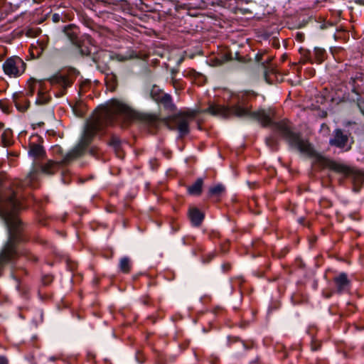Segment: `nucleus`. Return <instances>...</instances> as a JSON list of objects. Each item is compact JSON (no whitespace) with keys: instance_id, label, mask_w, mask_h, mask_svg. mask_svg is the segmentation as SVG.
I'll list each match as a JSON object with an SVG mask.
<instances>
[{"instance_id":"nucleus-22","label":"nucleus","mask_w":364,"mask_h":364,"mask_svg":"<svg viewBox=\"0 0 364 364\" xmlns=\"http://www.w3.org/2000/svg\"><path fill=\"white\" fill-rule=\"evenodd\" d=\"M27 92L26 95L33 96L35 91L38 92L45 86V82L43 80H38L33 78H31L27 82Z\"/></svg>"},{"instance_id":"nucleus-53","label":"nucleus","mask_w":364,"mask_h":364,"mask_svg":"<svg viewBox=\"0 0 364 364\" xmlns=\"http://www.w3.org/2000/svg\"><path fill=\"white\" fill-rule=\"evenodd\" d=\"M263 56V53H257L255 56L256 61L258 63L261 62L262 60Z\"/></svg>"},{"instance_id":"nucleus-54","label":"nucleus","mask_w":364,"mask_h":364,"mask_svg":"<svg viewBox=\"0 0 364 364\" xmlns=\"http://www.w3.org/2000/svg\"><path fill=\"white\" fill-rule=\"evenodd\" d=\"M52 18L54 22H58L60 21V15L58 14H54L52 16Z\"/></svg>"},{"instance_id":"nucleus-44","label":"nucleus","mask_w":364,"mask_h":364,"mask_svg":"<svg viewBox=\"0 0 364 364\" xmlns=\"http://www.w3.org/2000/svg\"><path fill=\"white\" fill-rule=\"evenodd\" d=\"M221 268L224 273H228L232 269V264L229 262H225L222 264Z\"/></svg>"},{"instance_id":"nucleus-47","label":"nucleus","mask_w":364,"mask_h":364,"mask_svg":"<svg viewBox=\"0 0 364 364\" xmlns=\"http://www.w3.org/2000/svg\"><path fill=\"white\" fill-rule=\"evenodd\" d=\"M146 356L141 353L139 350H138V363H144L146 360Z\"/></svg>"},{"instance_id":"nucleus-17","label":"nucleus","mask_w":364,"mask_h":364,"mask_svg":"<svg viewBox=\"0 0 364 364\" xmlns=\"http://www.w3.org/2000/svg\"><path fill=\"white\" fill-rule=\"evenodd\" d=\"M272 60V58L269 56L264 62H262L265 80L270 84L274 81L272 76L276 77L277 73V69L270 63Z\"/></svg>"},{"instance_id":"nucleus-38","label":"nucleus","mask_w":364,"mask_h":364,"mask_svg":"<svg viewBox=\"0 0 364 364\" xmlns=\"http://www.w3.org/2000/svg\"><path fill=\"white\" fill-rule=\"evenodd\" d=\"M208 237L210 241H215L220 239V233L216 230H210L208 233Z\"/></svg>"},{"instance_id":"nucleus-1","label":"nucleus","mask_w":364,"mask_h":364,"mask_svg":"<svg viewBox=\"0 0 364 364\" xmlns=\"http://www.w3.org/2000/svg\"><path fill=\"white\" fill-rule=\"evenodd\" d=\"M228 109L230 112H228V116H226V118L248 116L258 122L264 128L272 127L273 131L278 133L291 149L305 154L309 156L314 157L316 164L322 168H328L336 173H344L346 175L352 173V171L346 164L317 153L309 140L302 137L301 132L294 131L293 124L289 119H283L278 122L274 121L275 117L274 109H259L252 112V105L249 104L247 97L245 95H242L237 103L228 106Z\"/></svg>"},{"instance_id":"nucleus-40","label":"nucleus","mask_w":364,"mask_h":364,"mask_svg":"<svg viewBox=\"0 0 364 364\" xmlns=\"http://www.w3.org/2000/svg\"><path fill=\"white\" fill-rule=\"evenodd\" d=\"M38 33H39L38 29H33V28L28 29L26 32V36L30 37V38L36 37L38 35Z\"/></svg>"},{"instance_id":"nucleus-45","label":"nucleus","mask_w":364,"mask_h":364,"mask_svg":"<svg viewBox=\"0 0 364 364\" xmlns=\"http://www.w3.org/2000/svg\"><path fill=\"white\" fill-rule=\"evenodd\" d=\"M304 34L301 32H297L295 35V39L296 41L301 43L304 41Z\"/></svg>"},{"instance_id":"nucleus-31","label":"nucleus","mask_w":364,"mask_h":364,"mask_svg":"<svg viewBox=\"0 0 364 364\" xmlns=\"http://www.w3.org/2000/svg\"><path fill=\"white\" fill-rule=\"evenodd\" d=\"M240 343L242 344L245 349H249L250 347L238 336H228L227 338V346L228 347H232L233 344Z\"/></svg>"},{"instance_id":"nucleus-6","label":"nucleus","mask_w":364,"mask_h":364,"mask_svg":"<svg viewBox=\"0 0 364 364\" xmlns=\"http://www.w3.org/2000/svg\"><path fill=\"white\" fill-rule=\"evenodd\" d=\"M353 144L354 139L351 134L341 128H336L333 131L328 141L330 146L337 148L342 151H350Z\"/></svg>"},{"instance_id":"nucleus-21","label":"nucleus","mask_w":364,"mask_h":364,"mask_svg":"<svg viewBox=\"0 0 364 364\" xmlns=\"http://www.w3.org/2000/svg\"><path fill=\"white\" fill-rule=\"evenodd\" d=\"M65 34L71 43L77 46H80L78 40V29L73 25H68L64 28Z\"/></svg>"},{"instance_id":"nucleus-61","label":"nucleus","mask_w":364,"mask_h":364,"mask_svg":"<svg viewBox=\"0 0 364 364\" xmlns=\"http://www.w3.org/2000/svg\"><path fill=\"white\" fill-rule=\"evenodd\" d=\"M327 116V112H323L322 113V117H326Z\"/></svg>"},{"instance_id":"nucleus-39","label":"nucleus","mask_w":364,"mask_h":364,"mask_svg":"<svg viewBox=\"0 0 364 364\" xmlns=\"http://www.w3.org/2000/svg\"><path fill=\"white\" fill-rule=\"evenodd\" d=\"M215 4L214 2L207 3L205 1H201L198 5L193 6L195 9H206L209 5L214 6Z\"/></svg>"},{"instance_id":"nucleus-57","label":"nucleus","mask_w":364,"mask_h":364,"mask_svg":"<svg viewBox=\"0 0 364 364\" xmlns=\"http://www.w3.org/2000/svg\"><path fill=\"white\" fill-rule=\"evenodd\" d=\"M147 319L151 320V323H155V321H155V318H154L153 316H149L147 317Z\"/></svg>"},{"instance_id":"nucleus-42","label":"nucleus","mask_w":364,"mask_h":364,"mask_svg":"<svg viewBox=\"0 0 364 364\" xmlns=\"http://www.w3.org/2000/svg\"><path fill=\"white\" fill-rule=\"evenodd\" d=\"M135 57V53L134 51L132 52L131 54L129 55H118L117 59L120 61H124L129 59H132Z\"/></svg>"},{"instance_id":"nucleus-64","label":"nucleus","mask_w":364,"mask_h":364,"mask_svg":"<svg viewBox=\"0 0 364 364\" xmlns=\"http://www.w3.org/2000/svg\"><path fill=\"white\" fill-rule=\"evenodd\" d=\"M247 12H248V10H247V9H244V10L242 11V13H243V14H246V13H247Z\"/></svg>"},{"instance_id":"nucleus-29","label":"nucleus","mask_w":364,"mask_h":364,"mask_svg":"<svg viewBox=\"0 0 364 364\" xmlns=\"http://www.w3.org/2000/svg\"><path fill=\"white\" fill-rule=\"evenodd\" d=\"M352 171L351 173L346 175L344 173H342L345 177H352L355 181L357 182H362L364 179V172L355 169L348 165H346Z\"/></svg>"},{"instance_id":"nucleus-15","label":"nucleus","mask_w":364,"mask_h":364,"mask_svg":"<svg viewBox=\"0 0 364 364\" xmlns=\"http://www.w3.org/2000/svg\"><path fill=\"white\" fill-rule=\"evenodd\" d=\"M183 76L188 78L192 83H194L198 86L204 85L206 82V77L204 75L197 72L193 68H187L183 73Z\"/></svg>"},{"instance_id":"nucleus-18","label":"nucleus","mask_w":364,"mask_h":364,"mask_svg":"<svg viewBox=\"0 0 364 364\" xmlns=\"http://www.w3.org/2000/svg\"><path fill=\"white\" fill-rule=\"evenodd\" d=\"M13 100L16 109L21 112H24L29 107L30 102L23 93L14 94Z\"/></svg>"},{"instance_id":"nucleus-20","label":"nucleus","mask_w":364,"mask_h":364,"mask_svg":"<svg viewBox=\"0 0 364 364\" xmlns=\"http://www.w3.org/2000/svg\"><path fill=\"white\" fill-rule=\"evenodd\" d=\"M204 180L203 178H198L191 186H187V193L190 196H199L203 193Z\"/></svg>"},{"instance_id":"nucleus-37","label":"nucleus","mask_w":364,"mask_h":364,"mask_svg":"<svg viewBox=\"0 0 364 364\" xmlns=\"http://www.w3.org/2000/svg\"><path fill=\"white\" fill-rule=\"evenodd\" d=\"M266 144L272 150L278 149V141L274 136H269L265 140Z\"/></svg>"},{"instance_id":"nucleus-12","label":"nucleus","mask_w":364,"mask_h":364,"mask_svg":"<svg viewBox=\"0 0 364 364\" xmlns=\"http://www.w3.org/2000/svg\"><path fill=\"white\" fill-rule=\"evenodd\" d=\"M151 98L158 103L163 105L164 108L173 111L176 106L172 102L171 96L168 94L164 93L161 89L156 85H154L151 90Z\"/></svg>"},{"instance_id":"nucleus-28","label":"nucleus","mask_w":364,"mask_h":364,"mask_svg":"<svg viewBox=\"0 0 364 364\" xmlns=\"http://www.w3.org/2000/svg\"><path fill=\"white\" fill-rule=\"evenodd\" d=\"M50 100V95L47 93V90L43 86L38 92V96L36 100L37 105H45L47 104Z\"/></svg>"},{"instance_id":"nucleus-56","label":"nucleus","mask_w":364,"mask_h":364,"mask_svg":"<svg viewBox=\"0 0 364 364\" xmlns=\"http://www.w3.org/2000/svg\"><path fill=\"white\" fill-rule=\"evenodd\" d=\"M228 246V244H223V245H221V251L223 252H227Z\"/></svg>"},{"instance_id":"nucleus-50","label":"nucleus","mask_w":364,"mask_h":364,"mask_svg":"<svg viewBox=\"0 0 364 364\" xmlns=\"http://www.w3.org/2000/svg\"><path fill=\"white\" fill-rule=\"evenodd\" d=\"M34 175H35V174H34V173H33V172H31V173H29V175L28 176V178H26V182H25V183H26V184H27V185H28V184L31 182V181H32V180H33V178H34Z\"/></svg>"},{"instance_id":"nucleus-30","label":"nucleus","mask_w":364,"mask_h":364,"mask_svg":"<svg viewBox=\"0 0 364 364\" xmlns=\"http://www.w3.org/2000/svg\"><path fill=\"white\" fill-rule=\"evenodd\" d=\"M233 60V56L232 53L230 50H226L224 53L218 55L215 58V61L219 64L222 65L228 61Z\"/></svg>"},{"instance_id":"nucleus-5","label":"nucleus","mask_w":364,"mask_h":364,"mask_svg":"<svg viewBox=\"0 0 364 364\" xmlns=\"http://www.w3.org/2000/svg\"><path fill=\"white\" fill-rule=\"evenodd\" d=\"M228 112H230L229 109H228V105H218L215 103H210L208 107L204 109H188L186 111H181L177 116L181 118H195L198 114H209L212 116L215 117H221L223 118H226V116H228Z\"/></svg>"},{"instance_id":"nucleus-2","label":"nucleus","mask_w":364,"mask_h":364,"mask_svg":"<svg viewBox=\"0 0 364 364\" xmlns=\"http://www.w3.org/2000/svg\"><path fill=\"white\" fill-rule=\"evenodd\" d=\"M136 117L134 109L120 100L112 99L105 105L99 106L87 122L79 143L66 154L61 163L66 165L83 156L97 132L117 122L122 127H127L134 122Z\"/></svg>"},{"instance_id":"nucleus-26","label":"nucleus","mask_w":364,"mask_h":364,"mask_svg":"<svg viewBox=\"0 0 364 364\" xmlns=\"http://www.w3.org/2000/svg\"><path fill=\"white\" fill-rule=\"evenodd\" d=\"M328 57V54L324 48L316 47L314 50V63L321 64L324 62Z\"/></svg>"},{"instance_id":"nucleus-63","label":"nucleus","mask_w":364,"mask_h":364,"mask_svg":"<svg viewBox=\"0 0 364 364\" xmlns=\"http://www.w3.org/2000/svg\"><path fill=\"white\" fill-rule=\"evenodd\" d=\"M299 220L300 223H302L304 220V218H299Z\"/></svg>"},{"instance_id":"nucleus-24","label":"nucleus","mask_w":364,"mask_h":364,"mask_svg":"<svg viewBox=\"0 0 364 364\" xmlns=\"http://www.w3.org/2000/svg\"><path fill=\"white\" fill-rule=\"evenodd\" d=\"M61 165H64L61 161H49L42 166V171L46 174H54Z\"/></svg>"},{"instance_id":"nucleus-43","label":"nucleus","mask_w":364,"mask_h":364,"mask_svg":"<svg viewBox=\"0 0 364 364\" xmlns=\"http://www.w3.org/2000/svg\"><path fill=\"white\" fill-rule=\"evenodd\" d=\"M205 248L204 247V245H201V244H196V246H195V248L193 250V253L195 255H197L198 253H202L205 251Z\"/></svg>"},{"instance_id":"nucleus-25","label":"nucleus","mask_w":364,"mask_h":364,"mask_svg":"<svg viewBox=\"0 0 364 364\" xmlns=\"http://www.w3.org/2000/svg\"><path fill=\"white\" fill-rule=\"evenodd\" d=\"M299 53L300 54V59L299 63L300 64H306L307 63L314 64V61L311 55V50L305 48H300L299 50Z\"/></svg>"},{"instance_id":"nucleus-7","label":"nucleus","mask_w":364,"mask_h":364,"mask_svg":"<svg viewBox=\"0 0 364 364\" xmlns=\"http://www.w3.org/2000/svg\"><path fill=\"white\" fill-rule=\"evenodd\" d=\"M75 74L72 71L66 73H59L48 79L50 85L53 88L59 89V92L55 94L57 97H61L65 94L68 87H70L74 80Z\"/></svg>"},{"instance_id":"nucleus-3","label":"nucleus","mask_w":364,"mask_h":364,"mask_svg":"<svg viewBox=\"0 0 364 364\" xmlns=\"http://www.w3.org/2000/svg\"><path fill=\"white\" fill-rule=\"evenodd\" d=\"M21 208V204L17 198V193H14L6 202L2 208L5 222L9 229V237L8 242L0 253V275L4 265L17 256L16 245L24 241L22 236V224L16 213Z\"/></svg>"},{"instance_id":"nucleus-55","label":"nucleus","mask_w":364,"mask_h":364,"mask_svg":"<svg viewBox=\"0 0 364 364\" xmlns=\"http://www.w3.org/2000/svg\"><path fill=\"white\" fill-rule=\"evenodd\" d=\"M248 326H249V322H247V321H242V322H240L239 324V326L242 328H245L247 327Z\"/></svg>"},{"instance_id":"nucleus-35","label":"nucleus","mask_w":364,"mask_h":364,"mask_svg":"<svg viewBox=\"0 0 364 364\" xmlns=\"http://www.w3.org/2000/svg\"><path fill=\"white\" fill-rule=\"evenodd\" d=\"M141 302L143 305L148 306L152 312L155 311V308L152 299L149 296H142Z\"/></svg>"},{"instance_id":"nucleus-59","label":"nucleus","mask_w":364,"mask_h":364,"mask_svg":"<svg viewBox=\"0 0 364 364\" xmlns=\"http://www.w3.org/2000/svg\"><path fill=\"white\" fill-rule=\"evenodd\" d=\"M326 298H330L332 296V293L324 294Z\"/></svg>"},{"instance_id":"nucleus-48","label":"nucleus","mask_w":364,"mask_h":364,"mask_svg":"<svg viewBox=\"0 0 364 364\" xmlns=\"http://www.w3.org/2000/svg\"><path fill=\"white\" fill-rule=\"evenodd\" d=\"M38 43V46H39V48H37V47H35V48L37 50V54L39 55L40 53H42L43 50L45 49L46 44L44 43H43V42H39Z\"/></svg>"},{"instance_id":"nucleus-14","label":"nucleus","mask_w":364,"mask_h":364,"mask_svg":"<svg viewBox=\"0 0 364 364\" xmlns=\"http://www.w3.org/2000/svg\"><path fill=\"white\" fill-rule=\"evenodd\" d=\"M42 138L38 134L31 135L28 140L29 154L38 157L43 155L44 151L41 145Z\"/></svg>"},{"instance_id":"nucleus-62","label":"nucleus","mask_w":364,"mask_h":364,"mask_svg":"<svg viewBox=\"0 0 364 364\" xmlns=\"http://www.w3.org/2000/svg\"><path fill=\"white\" fill-rule=\"evenodd\" d=\"M326 127L328 129H329L326 124L323 123L322 124V127Z\"/></svg>"},{"instance_id":"nucleus-13","label":"nucleus","mask_w":364,"mask_h":364,"mask_svg":"<svg viewBox=\"0 0 364 364\" xmlns=\"http://www.w3.org/2000/svg\"><path fill=\"white\" fill-rule=\"evenodd\" d=\"M350 92L355 95H364V73L355 71L348 80Z\"/></svg>"},{"instance_id":"nucleus-23","label":"nucleus","mask_w":364,"mask_h":364,"mask_svg":"<svg viewBox=\"0 0 364 364\" xmlns=\"http://www.w3.org/2000/svg\"><path fill=\"white\" fill-rule=\"evenodd\" d=\"M4 124L0 122V132L1 142L5 146H9L12 144L13 141V134L11 129H4Z\"/></svg>"},{"instance_id":"nucleus-32","label":"nucleus","mask_w":364,"mask_h":364,"mask_svg":"<svg viewBox=\"0 0 364 364\" xmlns=\"http://www.w3.org/2000/svg\"><path fill=\"white\" fill-rule=\"evenodd\" d=\"M119 268L124 273H128L131 269L130 259L127 257H123L119 262Z\"/></svg>"},{"instance_id":"nucleus-8","label":"nucleus","mask_w":364,"mask_h":364,"mask_svg":"<svg viewBox=\"0 0 364 364\" xmlns=\"http://www.w3.org/2000/svg\"><path fill=\"white\" fill-rule=\"evenodd\" d=\"M2 68L6 75L11 78H16L24 73L26 64L20 57L14 55L6 59Z\"/></svg>"},{"instance_id":"nucleus-60","label":"nucleus","mask_w":364,"mask_h":364,"mask_svg":"<svg viewBox=\"0 0 364 364\" xmlns=\"http://www.w3.org/2000/svg\"><path fill=\"white\" fill-rule=\"evenodd\" d=\"M287 58V56L285 54H284V55H283L282 56V61L286 60Z\"/></svg>"},{"instance_id":"nucleus-33","label":"nucleus","mask_w":364,"mask_h":364,"mask_svg":"<svg viewBox=\"0 0 364 364\" xmlns=\"http://www.w3.org/2000/svg\"><path fill=\"white\" fill-rule=\"evenodd\" d=\"M162 9L160 10L163 14L172 15L173 13V2L170 0H164L162 4Z\"/></svg>"},{"instance_id":"nucleus-49","label":"nucleus","mask_w":364,"mask_h":364,"mask_svg":"<svg viewBox=\"0 0 364 364\" xmlns=\"http://www.w3.org/2000/svg\"><path fill=\"white\" fill-rule=\"evenodd\" d=\"M89 152L92 156H97L98 154V149L97 147H91Z\"/></svg>"},{"instance_id":"nucleus-58","label":"nucleus","mask_w":364,"mask_h":364,"mask_svg":"<svg viewBox=\"0 0 364 364\" xmlns=\"http://www.w3.org/2000/svg\"><path fill=\"white\" fill-rule=\"evenodd\" d=\"M315 75V70L312 68L309 70V77H313Z\"/></svg>"},{"instance_id":"nucleus-11","label":"nucleus","mask_w":364,"mask_h":364,"mask_svg":"<svg viewBox=\"0 0 364 364\" xmlns=\"http://www.w3.org/2000/svg\"><path fill=\"white\" fill-rule=\"evenodd\" d=\"M333 286L335 289V293L343 294L349 293L351 289V280L346 272H340L332 278Z\"/></svg>"},{"instance_id":"nucleus-51","label":"nucleus","mask_w":364,"mask_h":364,"mask_svg":"<svg viewBox=\"0 0 364 364\" xmlns=\"http://www.w3.org/2000/svg\"><path fill=\"white\" fill-rule=\"evenodd\" d=\"M0 364H9V360L5 356H0Z\"/></svg>"},{"instance_id":"nucleus-27","label":"nucleus","mask_w":364,"mask_h":364,"mask_svg":"<svg viewBox=\"0 0 364 364\" xmlns=\"http://www.w3.org/2000/svg\"><path fill=\"white\" fill-rule=\"evenodd\" d=\"M105 80L107 90L111 92L116 90L117 87V76L114 73H111L106 74Z\"/></svg>"},{"instance_id":"nucleus-16","label":"nucleus","mask_w":364,"mask_h":364,"mask_svg":"<svg viewBox=\"0 0 364 364\" xmlns=\"http://www.w3.org/2000/svg\"><path fill=\"white\" fill-rule=\"evenodd\" d=\"M188 218L191 225L194 227H199L202 224L205 214L196 207L190 208L188 212Z\"/></svg>"},{"instance_id":"nucleus-19","label":"nucleus","mask_w":364,"mask_h":364,"mask_svg":"<svg viewBox=\"0 0 364 364\" xmlns=\"http://www.w3.org/2000/svg\"><path fill=\"white\" fill-rule=\"evenodd\" d=\"M225 192V187L221 183H218L209 188L207 196L209 198H214L216 202H219Z\"/></svg>"},{"instance_id":"nucleus-41","label":"nucleus","mask_w":364,"mask_h":364,"mask_svg":"<svg viewBox=\"0 0 364 364\" xmlns=\"http://www.w3.org/2000/svg\"><path fill=\"white\" fill-rule=\"evenodd\" d=\"M216 254L215 252H210L206 255H204L203 257V262L204 263H208L210 262L215 257Z\"/></svg>"},{"instance_id":"nucleus-34","label":"nucleus","mask_w":364,"mask_h":364,"mask_svg":"<svg viewBox=\"0 0 364 364\" xmlns=\"http://www.w3.org/2000/svg\"><path fill=\"white\" fill-rule=\"evenodd\" d=\"M322 347V341L321 340L317 339L314 336L311 337V341L310 343V348L312 351H318L321 349Z\"/></svg>"},{"instance_id":"nucleus-52","label":"nucleus","mask_w":364,"mask_h":364,"mask_svg":"<svg viewBox=\"0 0 364 364\" xmlns=\"http://www.w3.org/2000/svg\"><path fill=\"white\" fill-rule=\"evenodd\" d=\"M250 364H262V362L259 357H257L255 360L250 362Z\"/></svg>"},{"instance_id":"nucleus-10","label":"nucleus","mask_w":364,"mask_h":364,"mask_svg":"<svg viewBox=\"0 0 364 364\" xmlns=\"http://www.w3.org/2000/svg\"><path fill=\"white\" fill-rule=\"evenodd\" d=\"M169 129H177L180 137L188 135L190 132L189 122L187 119L181 118L177 115L163 119Z\"/></svg>"},{"instance_id":"nucleus-9","label":"nucleus","mask_w":364,"mask_h":364,"mask_svg":"<svg viewBox=\"0 0 364 364\" xmlns=\"http://www.w3.org/2000/svg\"><path fill=\"white\" fill-rule=\"evenodd\" d=\"M159 123L157 115L138 112V129H146L148 133L155 134L159 128Z\"/></svg>"},{"instance_id":"nucleus-36","label":"nucleus","mask_w":364,"mask_h":364,"mask_svg":"<svg viewBox=\"0 0 364 364\" xmlns=\"http://www.w3.org/2000/svg\"><path fill=\"white\" fill-rule=\"evenodd\" d=\"M360 109V112L364 115V95H356V99L353 100Z\"/></svg>"},{"instance_id":"nucleus-4","label":"nucleus","mask_w":364,"mask_h":364,"mask_svg":"<svg viewBox=\"0 0 364 364\" xmlns=\"http://www.w3.org/2000/svg\"><path fill=\"white\" fill-rule=\"evenodd\" d=\"M144 1L138 0L139 1L138 3V11L141 12V14L138 13V19L144 21L147 26L142 23H138V27L141 28V29H138V33L151 36L155 34V31L149 26L160 18V14L156 12L151 4L145 3Z\"/></svg>"},{"instance_id":"nucleus-46","label":"nucleus","mask_w":364,"mask_h":364,"mask_svg":"<svg viewBox=\"0 0 364 364\" xmlns=\"http://www.w3.org/2000/svg\"><path fill=\"white\" fill-rule=\"evenodd\" d=\"M233 59H235L237 60V61L240 62V63H245V58L244 56H242L240 55V53L238 52H236L235 53V58L233 57Z\"/></svg>"}]
</instances>
